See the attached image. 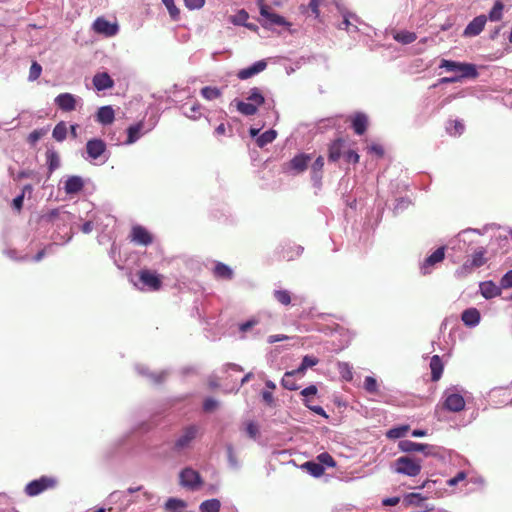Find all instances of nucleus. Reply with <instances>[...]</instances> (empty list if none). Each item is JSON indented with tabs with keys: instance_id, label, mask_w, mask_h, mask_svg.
Wrapping results in <instances>:
<instances>
[{
	"instance_id": "39448f33",
	"label": "nucleus",
	"mask_w": 512,
	"mask_h": 512,
	"mask_svg": "<svg viewBox=\"0 0 512 512\" xmlns=\"http://www.w3.org/2000/svg\"><path fill=\"white\" fill-rule=\"evenodd\" d=\"M486 250L483 247L478 248L470 259H467L459 268L456 269L454 275L458 279L468 277L474 270L483 266L487 259L485 258Z\"/></svg>"
},
{
	"instance_id": "09e8293b",
	"label": "nucleus",
	"mask_w": 512,
	"mask_h": 512,
	"mask_svg": "<svg viewBox=\"0 0 512 512\" xmlns=\"http://www.w3.org/2000/svg\"><path fill=\"white\" fill-rule=\"evenodd\" d=\"M226 450H227V459H228L229 466L235 470L239 469L240 462L234 452L233 446L231 444L227 445Z\"/></svg>"
},
{
	"instance_id": "603ef678",
	"label": "nucleus",
	"mask_w": 512,
	"mask_h": 512,
	"mask_svg": "<svg viewBox=\"0 0 512 512\" xmlns=\"http://www.w3.org/2000/svg\"><path fill=\"white\" fill-rule=\"evenodd\" d=\"M409 430V426L403 425L390 429L387 432V436L391 439H398L404 437Z\"/></svg>"
},
{
	"instance_id": "473e14b6",
	"label": "nucleus",
	"mask_w": 512,
	"mask_h": 512,
	"mask_svg": "<svg viewBox=\"0 0 512 512\" xmlns=\"http://www.w3.org/2000/svg\"><path fill=\"white\" fill-rule=\"evenodd\" d=\"M246 100L248 103L254 104L257 108L265 104V96L258 87H253L249 90Z\"/></svg>"
},
{
	"instance_id": "cd10ccee",
	"label": "nucleus",
	"mask_w": 512,
	"mask_h": 512,
	"mask_svg": "<svg viewBox=\"0 0 512 512\" xmlns=\"http://www.w3.org/2000/svg\"><path fill=\"white\" fill-rule=\"evenodd\" d=\"M181 110H182L183 115H185L186 117H188L192 120H197L202 115V112H201L202 106L198 102H194L192 104L185 103L184 105H182Z\"/></svg>"
},
{
	"instance_id": "ddd939ff",
	"label": "nucleus",
	"mask_w": 512,
	"mask_h": 512,
	"mask_svg": "<svg viewBox=\"0 0 512 512\" xmlns=\"http://www.w3.org/2000/svg\"><path fill=\"white\" fill-rule=\"evenodd\" d=\"M181 485L191 490H196L201 484L199 473L191 468H185L180 473Z\"/></svg>"
},
{
	"instance_id": "2eb2a0df",
	"label": "nucleus",
	"mask_w": 512,
	"mask_h": 512,
	"mask_svg": "<svg viewBox=\"0 0 512 512\" xmlns=\"http://www.w3.org/2000/svg\"><path fill=\"white\" fill-rule=\"evenodd\" d=\"M141 283L149 290L156 291L161 287L160 276L156 272L150 270H141L139 273Z\"/></svg>"
},
{
	"instance_id": "774afa93",
	"label": "nucleus",
	"mask_w": 512,
	"mask_h": 512,
	"mask_svg": "<svg viewBox=\"0 0 512 512\" xmlns=\"http://www.w3.org/2000/svg\"><path fill=\"white\" fill-rule=\"evenodd\" d=\"M304 404H305V406H306L307 408H309L311 411H313V412H314V413H316L317 415L323 416V417H325V418H327V417H328V415L326 414L325 410H324L321 406H318V405H315V406L310 405V404H309V400H308V399H306V400L304 401Z\"/></svg>"
},
{
	"instance_id": "13d9d810",
	"label": "nucleus",
	"mask_w": 512,
	"mask_h": 512,
	"mask_svg": "<svg viewBox=\"0 0 512 512\" xmlns=\"http://www.w3.org/2000/svg\"><path fill=\"white\" fill-rule=\"evenodd\" d=\"M317 460L319 461V464H321L323 467H324V465H326L328 467L336 466V462L334 461L332 456L327 452H323V453L319 454L317 456Z\"/></svg>"
},
{
	"instance_id": "a878e982",
	"label": "nucleus",
	"mask_w": 512,
	"mask_h": 512,
	"mask_svg": "<svg viewBox=\"0 0 512 512\" xmlns=\"http://www.w3.org/2000/svg\"><path fill=\"white\" fill-rule=\"evenodd\" d=\"M368 117L362 113H356L352 118V128L357 135H363L367 129Z\"/></svg>"
},
{
	"instance_id": "49530a36",
	"label": "nucleus",
	"mask_w": 512,
	"mask_h": 512,
	"mask_svg": "<svg viewBox=\"0 0 512 512\" xmlns=\"http://www.w3.org/2000/svg\"><path fill=\"white\" fill-rule=\"evenodd\" d=\"M67 131H68V128H67L66 123L59 122L53 129V132H52L53 138L58 142H62L63 140H65V138L67 136Z\"/></svg>"
},
{
	"instance_id": "a19ab883",
	"label": "nucleus",
	"mask_w": 512,
	"mask_h": 512,
	"mask_svg": "<svg viewBox=\"0 0 512 512\" xmlns=\"http://www.w3.org/2000/svg\"><path fill=\"white\" fill-rule=\"evenodd\" d=\"M214 275L222 279H231L233 277V271L226 264L219 262L214 268Z\"/></svg>"
},
{
	"instance_id": "79ce46f5",
	"label": "nucleus",
	"mask_w": 512,
	"mask_h": 512,
	"mask_svg": "<svg viewBox=\"0 0 512 512\" xmlns=\"http://www.w3.org/2000/svg\"><path fill=\"white\" fill-rule=\"evenodd\" d=\"M200 94L206 100H215L222 95V90L217 87L205 86L201 89Z\"/></svg>"
},
{
	"instance_id": "6ab92c4d",
	"label": "nucleus",
	"mask_w": 512,
	"mask_h": 512,
	"mask_svg": "<svg viewBox=\"0 0 512 512\" xmlns=\"http://www.w3.org/2000/svg\"><path fill=\"white\" fill-rule=\"evenodd\" d=\"M431 446L428 444L416 443L410 440H402L399 442V449L406 453L423 452L426 455L430 454Z\"/></svg>"
},
{
	"instance_id": "4d7b16f0",
	"label": "nucleus",
	"mask_w": 512,
	"mask_h": 512,
	"mask_svg": "<svg viewBox=\"0 0 512 512\" xmlns=\"http://www.w3.org/2000/svg\"><path fill=\"white\" fill-rule=\"evenodd\" d=\"M245 431L251 439H256L259 435V426L254 421L245 424Z\"/></svg>"
},
{
	"instance_id": "f03ea898",
	"label": "nucleus",
	"mask_w": 512,
	"mask_h": 512,
	"mask_svg": "<svg viewBox=\"0 0 512 512\" xmlns=\"http://www.w3.org/2000/svg\"><path fill=\"white\" fill-rule=\"evenodd\" d=\"M260 12V23L266 29H273L275 26L290 27V23L281 15L274 12L272 7L265 4L264 0H257Z\"/></svg>"
},
{
	"instance_id": "37998d69",
	"label": "nucleus",
	"mask_w": 512,
	"mask_h": 512,
	"mask_svg": "<svg viewBox=\"0 0 512 512\" xmlns=\"http://www.w3.org/2000/svg\"><path fill=\"white\" fill-rule=\"evenodd\" d=\"M425 500V498L419 494V493H409L407 494L404 499L403 503L406 506H418L423 507L422 502Z\"/></svg>"
},
{
	"instance_id": "4be33fe9",
	"label": "nucleus",
	"mask_w": 512,
	"mask_h": 512,
	"mask_svg": "<svg viewBox=\"0 0 512 512\" xmlns=\"http://www.w3.org/2000/svg\"><path fill=\"white\" fill-rule=\"evenodd\" d=\"M461 320L466 326L473 328L480 323L481 315L478 309L468 308L462 312Z\"/></svg>"
},
{
	"instance_id": "dca6fc26",
	"label": "nucleus",
	"mask_w": 512,
	"mask_h": 512,
	"mask_svg": "<svg viewBox=\"0 0 512 512\" xmlns=\"http://www.w3.org/2000/svg\"><path fill=\"white\" fill-rule=\"evenodd\" d=\"M487 22V17L485 15H479L475 17L464 29L463 36L465 37H475L479 35Z\"/></svg>"
},
{
	"instance_id": "e2e57ef3",
	"label": "nucleus",
	"mask_w": 512,
	"mask_h": 512,
	"mask_svg": "<svg viewBox=\"0 0 512 512\" xmlns=\"http://www.w3.org/2000/svg\"><path fill=\"white\" fill-rule=\"evenodd\" d=\"M500 288H512V270L506 272L500 280Z\"/></svg>"
},
{
	"instance_id": "0e129e2a",
	"label": "nucleus",
	"mask_w": 512,
	"mask_h": 512,
	"mask_svg": "<svg viewBox=\"0 0 512 512\" xmlns=\"http://www.w3.org/2000/svg\"><path fill=\"white\" fill-rule=\"evenodd\" d=\"M319 363V359L311 356V355H305L302 359L301 365L304 366L306 369L311 368Z\"/></svg>"
},
{
	"instance_id": "c756f323",
	"label": "nucleus",
	"mask_w": 512,
	"mask_h": 512,
	"mask_svg": "<svg viewBox=\"0 0 512 512\" xmlns=\"http://www.w3.org/2000/svg\"><path fill=\"white\" fill-rule=\"evenodd\" d=\"M46 164L48 166L49 174L53 173L60 167L59 154L53 148H48L46 151Z\"/></svg>"
},
{
	"instance_id": "f257e3e1",
	"label": "nucleus",
	"mask_w": 512,
	"mask_h": 512,
	"mask_svg": "<svg viewBox=\"0 0 512 512\" xmlns=\"http://www.w3.org/2000/svg\"><path fill=\"white\" fill-rule=\"evenodd\" d=\"M76 216L67 211L65 207L52 209L41 215L37 220V230L42 228L53 229L51 238L55 241L67 242L71 239L72 225L75 223Z\"/></svg>"
},
{
	"instance_id": "58836bf2",
	"label": "nucleus",
	"mask_w": 512,
	"mask_h": 512,
	"mask_svg": "<svg viewBox=\"0 0 512 512\" xmlns=\"http://www.w3.org/2000/svg\"><path fill=\"white\" fill-rule=\"evenodd\" d=\"M302 468L305 469L310 475L314 477H320L324 473V467L314 461H308L302 465Z\"/></svg>"
},
{
	"instance_id": "c85d7f7f",
	"label": "nucleus",
	"mask_w": 512,
	"mask_h": 512,
	"mask_svg": "<svg viewBox=\"0 0 512 512\" xmlns=\"http://www.w3.org/2000/svg\"><path fill=\"white\" fill-rule=\"evenodd\" d=\"M431 379L438 381L443 373V363L438 355H434L430 360Z\"/></svg>"
},
{
	"instance_id": "680f3d73",
	"label": "nucleus",
	"mask_w": 512,
	"mask_h": 512,
	"mask_svg": "<svg viewBox=\"0 0 512 512\" xmlns=\"http://www.w3.org/2000/svg\"><path fill=\"white\" fill-rule=\"evenodd\" d=\"M142 499H143V501H145L146 503H148L152 506L157 505L159 502V497L149 491L142 492Z\"/></svg>"
},
{
	"instance_id": "72a5a7b5",
	"label": "nucleus",
	"mask_w": 512,
	"mask_h": 512,
	"mask_svg": "<svg viewBox=\"0 0 512 512\" xmlns=\"http://www.w3.org/2000/svg\"><path fill=\"white\" fill-rule=\"evenodd\" d=\"M142 129H143V123L139 122L135 125H131L127 129V140L126 144H133L135 143L142 135Z\"/></svg>"
},
{
	"instance_id": "4468645a",
	"label": "nucleus",
	"mask_w": 512,
	"mask_h": 512,
	"mask_svg": "<svg viewBox=\"0 0 512 512\" xmlns=\"http://www.w3.org/2000/svg\"><path fill=\"white\" fill-rule=\"evenodd\" d=\"M445 257V247H439L430 256H428L421 265V272L423 275L430 274L432 268L437 263L443 261Z\"/></svg>"
},
{
	"instance_id": "f704fd0d",
	"label": "nucleus",
	"mask_w": 512,
	"mask_h": 512,
	"mask_svg": "<svg viewBox=\"0 0 512 512\" xmlns=\"http://www.w3.org/2000/svg\"><path fill=\"white\" fill-rule=\"evenodd\" d=\"M277 137V131L274 129H269L265 131L264 133L260 134L256 138V144L258 147L263 148L266 145L272 143Z\"/></svg>"
},
{
	"instance_id": "c9c22d12",
	"label": "nucleus",
	"mask_w": 512,
	"mask_h": 512,
	"mask_svg": "<svg viewBox=\"0 0 512 512\" xmlns=\"http://www.w3.org/2000/svg\"><path fill=\"white\" fill-rule=\"evenodd\" d=\"M221 502L216 498L203 501L199 505L200 512H220Z\"/></svg>"
},
{
	"instance_id": "7ed1b4c3",
	"label": "nucleus",
	"mask_w": 512,
	"mask_h": 512,
	"mask_svg": "<svg viewBox=\"0 0 512 512\" xmlns=\"http://www.w3.org/2000/svg\"><path fill=\"white\" fill-rule=\"evenodd\" d=\"M392 469L395 473L416 477L421 472L422 460L408 455L401 456L394 461Z\"/></svg>"
},
{
	"instance_id": "20e7f679",
	"label": "nucleus",
	"mask_w": 512,
	"mask_h": 512,
	"mask_svg": "<svg viewBox=\"0 0 512 512\" xmlns=\"http://www.w3.org/2000/svg\"><path fill=\"white\" fill-rule=\"evenodd\" d=\"M439 67L445 68L449 72L458 73L456 76L459 77L461 81L463 79H475L479 75L476 65L472 63L442 59Z\"/></svg>"
},
{
	"instance_id": "de8ad7c7",
	"label": "nucleus",
	"mask_w": 512,
	"mask_h": 512,
	"mask_svg": "<svg viewBox=\"0 0 512 512\" xmlns=\"http://www.w3.org/2000/svg\"><path fill=\"white\" fill-rule=\"evenodd\" d=\"M446 130L450 135H461L464 131V124L460 120L449 121Z\"/></svg>"
},
{
	"instance_id": "423d86ee",
	"label": "nucleus",
	"mask_w": 512,
	"mask_h": 512,
	"mask_svg": "<svg viewBox=\"0 0 512 512\" xmlns=\"http://www.w3.org/2000/svg\"><path fill=\"white\" fill-rule=\"evenodd\" d=\"M142 491V487H130L125 491H114L110 493L107 498L108 504H117L120 503V509L125 511L130 507L133 503L136 502V499H133L131 495L135 492Z\"/></svg>"
},
{
	"instance_id": "ea45409f",
	"label": "nucleus",
	"mask_w": 512,
	"mask_h": 512,
	"mask_svg": "<svg viewBox=\"0 0 512 512\" xmlns=\"http://www.w3.org/2000/svg\"><path fill=\"white\" fill-rule=\"evenodd\" d=\"M136 370L138 371L139 374L147 376L154 383H160L166 377L167 374L165 371H162L159 374L149 373L148 369L142 365H137Z\"/></svg>"
},
{
	"instance_id": "5701e85b",
	"label": "nucleus",
	"mask_w": 512,
	"mask_h": 512,
	"mask_svg": "<svg viewBox=\"0 0 512 512\" xmlns=\"http://www.w3.org/2000/svg\"><path fill=\"white\" fill-rule=\"evenodd\" d=\"M57 485V479L51 476H43L34 480V495H38L47 489L54 488Z\"/></svg>"
},
{
	"instance_id": "864d4df0",
	"label": "nucleus",
	"mask_w": 512,
	"mask_h": 512,
	"mask_svg": "<svg viewBox=\"0 0 512 512\" xmlns=\"http://www.w3.org/2000/svg\"><path fill=\"white\" fill-rule=\"evenodd\" d=\"M274 298L282 305H289L291 303V295L288 290H275Z\"/></svg>"
},
{
	"instance_id": "5fc2aeb1",
	"label": "nucleus",
	"mask_w": 512,
	"mask_h": 512,
	"mask_svg": "<svg viewBox=\"0 0 512 512\" xmlns=\"http://www.w3.org/2000/svg\"><path fill=\"white\" fill-rule=\"evenodd\" d=\"M249 18L248 13L242 9L239 10L235 15L230 17V22L234 25H246V21Z\"/></svg>"
},
{
	"instance_id": "338daca9",
	"label": "nucleus",
	"mask_w": 512,
	"mask_h": 512,
	"mask_svg": "<svg viewBox=\"0 0 512 512\" xmlns=\"http://www.w3.org/2000/svg\"><path fill=\"white\" fill-rule=\"evenodd\" d=\"M343 157L349 163H357L359 161V155L354 150L344 151Z\"/></svg>"
},
{
	"instance_id": "f3484780",
	"label": "nucleus",
	"mask_w": 512,
	"mask_h": 512,
	"mask_svg": "<svg viewBox=\"0 0 512 512\" xmlns=\"http://www.w3.org/2000/svg\"><path fill=\"white\" fill-rule=\"evenodd\" d=\"M84 187V180L82 177L73 175L68 176L63 181V189L67 195H75L79 193Z\"/></svg>"
},
{
	"instance_id": "c03bdc74",
	"label": "nucleus",
	"mask_w": 512,
	"mask_h": 512,
	"mask_svg": "<svg viewBox=\"0 0 512 512\" xmlns=\"http://www.w3.org/2000/svg\"><path fill=\"white\" fill-rule=\"evenodd\" d=\"M394 39L402 44H410L417 39V35L414 32L399 31L394 35Z\"/></svg>"
},
{
	"instance_id": "b1692460",
	"label": "nucleus",
	"mask_w": 512,
	"mask_h": 512,
	"mask_svg": "<svg viewBox=\"0 0 512 512\" xmlns=\"http://www.w3.org/2000/svg\"><path fill=\"white\" fill-rule=\"evenodd\" d=\"M480 293L485 299H492L501 294L500 286H497L492 281H485L480 283Z\"/></svg>"
},
{
	"instance_id": "412c9836",
	"label": "nucleus",
	"mask_w": 512,
	"mask_h": 512,
	"mask_svg": "<svg viewBox=\"0 0 512 512\" xmlns=\"http://www.w3.org/2000/svg\"><path fill=\"white\" fill-rule=\"evenodd\" d=\"M93 85L98 91L111 89L114 86L113 79L106 72L97 73L93 77Z\"/></svg>"
},
{
	"instance_id": "e433bc0d",
	"label": "nucleus",
	"mask_w": 512,
	"mask_h": 512,
	"mask_svg": "<svg viewBox=\"0 0 512 512\" xmlns=\"http://www.w3.org/2000/svg\"><path fill=\"white\" fill-rule=\"evenodd\" d=\"M235 102L237 110L245 116L255 115L258 111V108L254 106V104L248 103L247 101L235 100Z\"/></svg>"
},
{
	"instance_id": "0eeeda50",
	"label": "nucleus",
	"mask_w": 512,
	"mask_h": 512,
	"mask_svg": "<svg viewBox=\"0 0 512 512\" xmlns=\"http://www.w3.org/2000/svg\"><path fill=\"white\" fill-rule=\"evenodd\" d=\"M443 399V407L450 412H460L465 408L464 397L455 387L446 389Z\"/></svg>"
},
{
	"instance_id": "9d476101",
	"label": "nucleus",
	"mask_w": 512,
	"mask_h": 512,
	"mask_svg": "<svg viewBox=\"0 0 512 512\" xmlns=\"http://www.w3.org/2000/svg\"><path fill=\"white\" fill-rule=\"evenodd\" d=\"M93 30L97 34L112 37L118 33L119 26L116 22H110L103 17H99L93 23Z\"/></svg>"
},
{
	"instance_id": "6e6d98bb",
	"label": "nucleus",
	"mask_w": 512,
	"mask_h": 512,
	"mask_svg": "<svg viewBox=\"0 0 512 512\" xmlns=\"http://www.w3.org/2000/svg\"><path fill=\"white\" fill-rule=\"evenodd\" d=\"M351 20L358 22V18L355 15H351V14L344 15V19H343L341 25H339V28L346 29L347 31H350V28L352 27L356 31L357 27L352 23Z\"/></svg>"
},
{
	"instance_id": "a211bd4d",
	"label": "nucleus",
	"mask_w": 512,
	"mask_h": 512,
	"mask_svg": "<svg viewBox=\"0 0 512 512\" xmlns=\"http://www.w3.org/2000/svg\"><path fill=\"white\" fill-rule=\"evenodd\" d=\"M267 67V62L265 60H259L253 63L251 66L243 68L237 72V77L240 80L249 79L262 71H264Z\"/></svg>"
},
{
	"instance_id": "bb28decb",
	"label": "nucleus",
	"mask_w": 512,
	"mask_h": 512,
	"mask_svg": "<svg viewBox=\"0 0 512 512\" xmlns=\"http://www.w3.org/2000/svg\"><path fill=\"white\" fill-rule=\"evenodd\" d=\"M344 147H345V141L343 139H336L331 143L329 146V155L328 159L331 162H335L338 159H340L341 156H343L344 153Z\"/></svg>"
},
{
	"instance_id": "9b49d317",
	"label": "nucleus",
	"mask_w": 512,
	"mask_h": 512,
	"mask_svg": "<svg viewBox=\"0 0 512 512\" xmlns=\"http://www.w3.org/2000/svg\"><path fill=\"white\" fill-rule=\"evenodd\" d=\"M106 151V144L103 140L98 138L90 139L86 143V154L85 159L94 161L99 159Z\"/></svg>"
},
{
	"instance_id": "393cba45",
	"label": "nucleus",
	"mask_w": 512,
	"mask_h": 512,
	"mask_svg": "<svg viewBox=\"0 0 512 512\" xmlns=\"http://www.w3.org/2000/svg\"><path fill=\"white\" fill-rule=\"evenodd\" d=\"M115 119V113L111 106H102L98 109L96 120L102 125L112 124Z\"/></svg>"
},
{
	"instance_id": "6e6552de",
	"label": "nucleus",
	"mask_w": 512,
	"mask_h": 512,
	"mask_svg": "<svg viewBox=\"0 0 512 512\" xmlns=\"http://www.w3.org/2000/svg\"><path fill=\"white\" fill-rule=\"evenodd\" d=\"M198 433L199 427L197 425L184 427L174 442V450L180 452L190 448Z\"/></svg>"
},
{
	"instance_id": "69168bd1",
	"label": "nucleus",
	"mask_w": 512,
	"mask_h": 512,
	"mask_svg": "<svg viewBox=\"0 0 512 512\" xmlns=\"http://www.w3.org/2000/svg\"><path fill=\"white\" fill-rule=\"evenodd\" d=\"M185 6L190 9H200L204 6L205 0H184Z\"/></svg>"
},
{
	"instance_id": "a18cd8bd",
	"label": "nucleus",
	"mask_w": 512,
	"mask_h": 512,
	"mask_svg": "<svg viewBox=\"0 0 512 512\" xmlns=\"http://www.w3.org/2000/svg\"><path fill=\"white\" fill-rule=\"evenodd\" d=\"M504 5L501 1H496L494 6L489 12L488 18L492 22H496L502 19Z\"/></svg>"
},
{
	"instance_id": "7c9ffc66",
	"label": "nucleus",
	"mask_w": 512,
	"mask_h": 512,
	"mask_svg": "<svg viewBox=\"0 0 512 512\" xmlns=\"http://www.w3.org/2000/svg\"><path fill=\"white\" fill-rule=\"evenodd\" d=\"M186 507L187 503L184 500L173 497L169 498L164 504L166 512H184Z\"/></svg>"
},
{
	"instance_id": "aec40b11",
	"label": "nucleus",
	"mask_w": 512,
	"mask_h": 512,
	"mask_svg": "<svg viewBox=\"0 0 512 512\" xmlns=\"http://www.w3.org/2000/svg\"><path fill=\"white\" fill-rule=\"evenodd\" d=\"M310 161V155L304 153L298 154L289 162V169L295 174L302 173L307 169Z\"/></svg>"
},
{
	"instance_id": "f8f14e48",
	"label": "nucleus",
	"mask_w": 512,
	"mask_h": 512,
	"mask_svg": "<svg viewBox=\"0 0 512 512\" xmlns=\"http://www.w3.org/2000/svg\"><path fill=\"white\" fill-rule=\"evenodd\" d=\"M130 240L137 245L148 246L152 243L153 237L146 228L135 225L131 229Z\"/></svg>"
},
{
	"instance_id": "2f4dec72",
	"label": "nucleus",
	"mask_w": 512,
	"mask_h": 512,
	"mask_svg": "<svg viewBox=\"0 0 512 512\" xmlns=\"http://www.w3.org/2000/svg\"><path fill=\"white\" fill-rule=\"evenodd\" d=\"M324 166V158L319 156L311 166V178L314 184L319 185L322 179V169Z\"/></svg>"
},
{
	"instance_id": "8fccbe9b",
	"label": "nucleus",
	"mask_w": 512,
	"mask_h": 512,
	"mask_svg": "<svg viewBox=\"0 0 512 512\" xmlns=\"http://www.w3.org/2000/svg\"><path fill=\"white\" fill-rule=\"evenodd\" d=\"M281 385L285 389L290 390V391H294L299 388V386L294 381V378L292 377V373H287V372H285V374L283 375V377L281 379Z\"/></svg>"
},
{
	"instance_id": "4c0bfd02",
	"label": "nucleus",
	"mask_w": 512,
	"mask_h": 512,
	"mask_svg": "<svg viewBox=\"0 0 512 512\" xmlns=\"http://www.w3.org/2000/svg\"><path fill=\"white\" fill-rule=\"evenodd\" d=\"M470 233L481 234L480 231L477 230V229H466V230H463L462 232H460L458 234V236H457V238L455 240L450 242V245H452V249L458 248L459 250H462L463 247H461L460 243L463 242L464 244H466L468 242L467 236Z\"/></svg>"
},
{
	"instance_id": "bf43d9fd",
	"label": "nucleus",
	"mask_w": 512,
	"mask_h": 512,
	"mask_svg": "<svg viewBox=\"0 0 512 512\" xmlns=\"http://www.w3.org/2000/svg\"><path fill=\"white\" fill-rule=\"evenodd\" d=\"M364 388L369 393H376L378 391L377 381L372 376L365 377Z\"/></svg>"
},
{
	"instance_id": "1a4fd4ad",
	"label": "nucleus",
	"mask_w": 512,
	"mask_h": 512,
	"mask_svg": "<svg viewBox=\"0 0 512 512\" xmlns=\"http://www.w3.org/2000/svg\"><path fill=\"white\" fill-rule=\"evenodd\" d=\"M54 102L60 110L70 112L76 109L82 99L71 93H61L55 98Z\"/></svg>"
},
{
	"instance_id": "3c124183",
	"label": "nucleus",
	"mask_w": 512,
	"mask_h": 512,
	"mask_svg": "<svg viewBox=\"0 0 512 512\" xmlns=\"http://www.w3.org/2000/svg\"><path fill=\"white\" fill-rule=\"evenodd\" d=\"M338 370L342 378L346 381H351L353 378L352 367L347 362H339Z\"/></svg>"
},
{
	"instance_id": "052dcab7",
	"label": "nucleus",
	"mask_w": 512,
	"mask_h": 512,
	"mask_svg": "<svg viewBox=\"0 0 512 512\" xmlns=\"http://www.w3.org/2000/svg\"><path fill=\"white\" fill-rule=\"evenodd\" d=\"M163 4L166 6L170 16L175 20L178 18L180 11L175 6L174 0H162Z\"/></svg>"
}]
</instances>
